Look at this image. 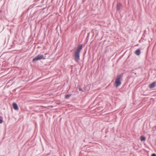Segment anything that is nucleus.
Here are the masks:
<instances>
[{
    "label": "nucleus",
    "instance_id": "1",
    "mask_svg": "<svg viewBox=\"0 0 156 156\" xmlns=\"http://www.w3.org/2000/svg\"><path fill=\"white\" fill-rule=\"evenodd\" d=\"M82 48V45H79L77 49L74 52L73 55L74 57V59L77 62H78L80 60V53Z\"/></svg>",
    "mask_w": 156,
    "mask_h": 156
},
{
    "label": "nucleus",
    "instance_id": "2",
    "mask_svg": "<svg viewBox=\"0 0 156 156\" xmlns=\"http://www.w3.org/2000/svg\"><path fill=\"white\" fill-rule=\"evenodd\" d=\"M45 57H44L42 55L40 54L38 55L36 57L34 58L33 60V62H36L38 60L42 59H45Z\"/></svg>",
    "mask_w": 156,
    "mask_h": 156
},
{
    "label": "nucleus",
    "instance_id": "3",
    "mask_svg": "<svg viewBox=\"0 0 156 156\" xmlns=\"http://www.w3.org/2000/svg\"><path fill=\"white\" fill-rule=\"evenodd\" d=\"M121 78V76L120 75H119L117 76V78L116 79L115 81V86L117 87L120 86L121 83L120 81V79Z\"/></svg>",
    "mask_w": 156,
    "mask_h": 156
},
{
    "label": "nucleus",
    "instance_id": "4",
    "mask_svg": "<svg viewBox=\"0 0 156 156\" xmlns=\"http://www.w3.org/2000/svg\"><path fill=\"white\" fill-rule=\"evenodd\" d=\"M155 85L156 82H154L149 85V87L150 88H153L155 87Z\"/></svg>",
    "mask_w": 156,
    "mask_h": 156
},
{
    "label": "nucleus",
    "instance_id": "5",
    "mask_svg": "<svg viewBox=\"0 0 156 156\" xmlns=\"http://www.w3.org/2000/svg\"><path fill=\"white\" fill-rule=\"evenodd\" d=\"M13 106L14 109L16 110H18L19 109L16 103L13 104Z\"/></svg>",
    "mask_w": 156,
    "mask_h": 156
},
{
    "label": "nucleus",
    "instance_id": "6",
    "mask_svg": "<svg viewBox=\"0 0 156 156\" xmlns=\"http://www.w3.org/2000/svg\"><path fill=\"white\" fill-rule=\"evenodd\" d=\"M135 53L137 55H140V50L139 49L136 50L135 52Z\"/></svg>",
    "mask_w": 156,
    "mask_h": 156
},
{
    "label": "nucleus",
    "instance_id": "7",
    "mask_svg": "<svg viewBox=\"0 0 156 156\" xmlns=\"http://www.w3.org/2000/svg\"><path fill=\"white\" fill-rule=\"evenodd\" d=\"M121 5L120 3H118L117 5V10H119L120 9V7H121Z\"/></svg>",
    "mask_w": 156,
    "mask_h": 156
},
{
    "label": "nucleus",
    "instance_id": "8",
    "mask_svg": "<svg viewBox=\"0 0 156 156\" xmlns=\"http://www.w3.org/2000/svg\"><path fill=\"white\" fill-rule=\"evenodd\" d=\"M140 139L141 141H144L145 140L146 138L144 136H141L140 137Z\"/></svg>",
    "mask_w": 156,
    "mask_h": 156
},
{
    "label": "nucleus",
    "instance_id": "9",
    "mask_svg": "<svg viewBox=\"0 0 156 156\" xmlns=\"http://www.w3.org/2000/svg\"><path fill=\"white\" fill-rule=\"evenodd\" d=\"M71 96V94H67L66 95L65 98L66 99H68V98H69V97H70Z\"/></svg>",
    "mask_w": 156,
    "mask_h": 156
},
{
    "label": "nucleus",
    "instance_id": "10",
    "mask_svg": "<svg viewBox=\"0 0 156 156\" xmlns=\"http://www.w3.org/2000/svg\"><path fill=\"white\" fill-rule=\"evenodd\" d=\"M79 90H80V91H83L82 90V89H81V88L80 87H79Z\"/></svg>",
    "mask_w": 156,
    "mask_h": 156
},
{
    "label": "nucleus",
    "instance_id": "11",
    "mask_svg": "<svg viewBox=\"0 0 156 156\" xmlns=\"http://www.w3.org/2000/svg\"><path fill=\"white\" fill-rule=\"evenodd\" d=\"M152 156H156V154H152Z\"/></svg>",
    "mask_w": 156,
    "mask_h": 156
}]
</instances>
